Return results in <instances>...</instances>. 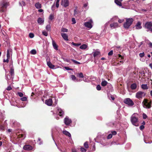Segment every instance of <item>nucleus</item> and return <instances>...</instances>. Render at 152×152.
<instances>
[{"label":"nucleus","instance_id":"obj_1","mask_svg":"<svg viewBox=\"0 0 152 152\" xmlns=\"http://www.w3.org/2000/svg\"><path fill=\"white\" fill-rule=\"evenodd\" d=\"M134 21L132 18H129L126 19V21L124 24V28L128 29L129 26L132 25Z\"/></svg>","mask_w":152,"mask_h":152},{"label":"nucleus","instance_id":"obj_2","mask_svg":"<svg viewBox=\"0 0 152 152\" xmlns=\"http://www.w3.org/2000/svg\"><path fill=\"white\" fill-rule=\"evenodd\" d=\"M131 121L133 125L136 126H139L138 118L135 116L134 114L132 115L131 116Z\"/></svg>","mask_w":152,"mask_h":152},{"label":"nucleus","instance_id":"obj_3","mask_svg":"<svg viewBox=\"0 0 152 152\" xmlns=\"http://www.w3.org/2000/svg\"><path fill=\"white\" fill-rule=\"evenodd\" d=\"M124 102L129 105V106H132L134 104V103L133 101L129 98L125 99L124 100Z\"/></svg>","mask_w":152,"mask_h":152},{"label":"nucleus","instance_id":"obj_4","mask_svg":"<svg viewBox=\"0 0 152 152\" xmlns=\"http://www.w3.org/2000/svg\"><path fill=\"white\" fill-rule=\"evenodd\" d=\"M145 28L148 29V31H150L152 32V22H147L145 24Z\"/></svg>","mask_w":152,"mask_h":152},{"label":"nucleus","instance_id":"obj_5","mask_svg":"<svg viewBox=\"0 0 152 152\" xmlns=\"http://www.w3.org/2000/svg\"><path fill=\"white\" fill-rule=\"evenodd\" d=\"M145 94L144 92L142 91H139L137 92L136 94V97L139 99L142 98L143 96H144Z\"/></svg>","mask_w":152,"mask_h":152},{"label":"nucleus","instance_id":"obj_6","mask_svg":"<svg viewBox=\"0 0 152 152\" xmlns=\"http://www.w3.org/2000/svg\"><path fill=\"white\" fill-rule=\"evenodd\" d=\"M92 23H93V21L91 19L88 22H85L84 25L85 27L89 28H91L92 27Z\"/></svg>","mask_w":152,"mask_h":152},{"label":"nucleus","instance_id":"obj_7","mask_svg":"<svg viewBox=\"0 0 152 152\" xmlns=\"http://www.w3.org/2000/svg\"><path fill=\"white\" fill-rule=\"evenodd\" d=\"M144 101V105L146 106V108H150L151 107V101H150L149 102H148V100L146 99H145Z\"/></svg>","mask_w":152,"mask_h":152},{"label":"nucleus","instance_id":"obj_8","mask_svg":"<svg viewBox=\"0 0 152 152\" xmlns=\"http://www.w3.org/2000/svg\"><path fill=\"white\" fill-rule=\"evenodd\" d=\"M69 2L68 0H62L61 5L64 7H66L69 6Z\"/></svg>","mask_w":152,"mask_h":152},{"label":"nucleus","instance_id":"obj_9","mask_svg":"<svg viewBox=\"0 0 152 152\" xmlns=\"http://www.w3.org/2000/svg\"><path fill=\"white\" fill-rule=\"evenodd\" d=\"M72 121L68 117H66L64 119V123L65 124L67 125H69L72 123Z\"/></svg>","mask_w":152,"mask_h":152},{"label":"nucleus","instance_id":"obj_10","mask_svg":"<svg viewBox=\"0 0 152 152\" xmlns=\"http://www.w3.org/2000/svg\"><path fill=\"white\" fill-rule=\"evenodd\" d=\"M110 26L112 29L118 28V23H111Z\"/></svg>","mask_w":152,"mask_h":152},{"label":"nucleus","instance_id":"obj_11","mask_svg":"<svg viewBox=\"0 0 152 152\" xmlns=\"http://www.w3.org/2000/svg\"><path fill=\"white\" fill-rule=\"evenodd\" d=\"M45 104L48 106H51L53 104V101L50 98L45 101Z\"/></svg>","mask_w":152,"mask_h":152},{"label":"nucleus","instance_id":"obj_12","mask_svg":"<svg viewBox=\"0 0 152 152\" xmlns=\"http://www.w3.org/2000/svg\"><path fill=\"white\" fill-rule=\"evenodd\" d=\"M7 4V3H5L3 4L1 9V12H4L6 10Z\"/></svg>","mask_w":152,"mask_h":152},{"label":"nucleus","instance_id":"obj_13","mask_svg":"<svg viewBox=\"0 0 152 152\" xmlns=\"http://www.w3.org/2000/svg\"><path fill=\"white\" fill-rule=\"evenodd\" d=\"M33 148L30 145H26L23 147V149L26 150H31Z\"/></svg>","mask_w":152,"mask_h":152},{"label":"nucleus","instance_id":"obj_14","mask_svg":"<svg viewBox=\"0 0 152 152\" xmlns=\"http://www.w3.org/2000/svg\"><path fill=\"white\" fill-rule=\"evenodd\" d=\"M61 35L63 38L65 40L68 41V37L67 35L65 33H61Z\"/></svg>","mask_w":152,"mask_h":152},{"label":"nucleus","instance_id":"obj_15","mask_svg":"<svg viewBox=\"0 0 152 152\" xmlns=\"http://www.w3.org/2000/svg\"><path fill=\"white\" fill-rule=\"evenodd\" d=\"M47 64L48 67L51 69H54L55 68V66L50 61L47 62Z\"/></svg>","mask_w":152,"mask_h":152},{"label":"nucleus","instance_id":"obj_16","mask_svg":"<svg viewBox=\"0 0 152 152\" xmlns=\"http://www.w3.org/2000/svg\"><path fill=\"white\" fill-rule=\"evenodd\" d=\"M141 23L140 22H138L136 24L135 26L137 29H141L142 26H141Z\"/></svg>","mask_w":152,"mask_h":152},{"label":"nucleus","instance_id":"obj_17","mask_svg":"<svg viewBox=\"0 0 152 152\" xmlns=\"http://www.w3.org/2000/svg\"><path fill=\"white\" fill-rule=\"evenodd\" d=\"M52 44L54 48L56 50H58V46L56 45V43L53 40L52 41Z\"/></svg>","mask_w":152,"mask_h":152},{"label":"nucleus","instance_id":"obj_18","mask_svg":"<svg viewBox=\"0 0 152 152\" xmlns=\"http://www.w3.org/2000/svg\"><path fill=\"white\" fill-rule=\"evenodd\" d=\"M35 6L38 9L41 8L42 7L41 4L39 2L36 3L35 4Z\"/></svg>","mask_w":152,"mask_h":152},{"label":"nucleus","instance_id":"obj_19","mask_svg":"<svg viewBox=\"0 0 152 152\" xmlns=\"http://www.w3.org/2000/svg\"><path fill=\"white\" fill-rule=\"evenodd\" d=\"M37 22L39 24H41L43 23L44 22V20L41 18H39L38 19Z\"/></svg>","mask_w":152,"mask_h":152},{"label":"nucleus","instance_id":"obj_20","mask_svg":"<svg viewBox=\"0 0 152 152\" xmlns=\"http://www.w3.org/2000/svg\"><path fill=\"white\" fill-rule=\"evenodd\" d=\"M63 133L64 134L69 137H70L71 136L70 134L66 130L63 131Z\"/></svg>","mask_w":152,"mask_h":152},{"label":"nucleus","instance_id":"obj_21","mask_svg":"<svg viewBox=\"0 0 152 152\" xmlns=\"http://www.w3.org/2000/svg\"><path fill=\"white\" fill-rule=\"evenodd\" d=\"M58 111L60 116H62L64 113V112L61 109H58Z\"/></svg>","mask_w":152,"mask_h":152},{"label":"nucleus","instance_id":"obj_22","mask_svg":"<svg viewBox=\"0 0 152 152\" xmlns=\"http://www.w3.org/2000/svg\"><path fill=\"white\" fill-rule=\"evenodd\" d=\"M121 1H120L118 0H115V2L117 4V5L121 6H122V4L121 2Z\"/></svg>","mask_w":152,"mask_h":152},{"label":"nucleus","instance_id":"obj_23","mask_svg":"<svg viewBox=\"0 0 152 152\" xmlns=\"http://www.w3.org/2000/svg\"><path fill=\"white\" fill-rule=\"evenodd\" d=\"M100 52L99 51H96L94 53L93 56L94 58L97 57L98 56L100 55Z\"/></svg>","mask_w":152,"mask_h":152},{"label":"nucleus","instance_id":"obj_24","mask_svg":"<svg viewBox=\"0 0 152 152\" xmlns=\"http://www.w3.org/2000/svg\"><path fill=\"white\" fill-rule=\"evenodd\" d=\"M131 88L133 90L137 88V85L136 83L132 84L131 86Z\"/></svg>","mask_w":152,"mask_h":152},{"label":"nucleus","instance_id":"obj_25","mask_svg":"<svg viewBox=\"0 0 152 152\" xmlns=\"http://www.w3.org/2000/svg\"><path fill=\"white\" fill-rule=\"evenodd\" d=\"M107 84V82L105 80H104L103 81H102V82L101 85L102 86L104 87L106 86Z\"/></svg>","mask_w":152,"mask_h":152},{"label":"nucleus","instance_id":"obj_26","mask_svg":"<svg viewBox=\"0 0 152 152\" xmlns=\"http://www.w3.org/2000/svg\"><path fill=\"white\" fill-rule=\"evenodd\" d=\"M141 88L143 89H147L148 88L147 84H142L141 85Z\"/></svg>","mask_w":152,"mask_h":152},{"label":"nucleus","instance_id":"obj_27","mask_svg":"<svg viewBox=\"0 0 152 152\" xmlns=\"http://www.w3.org/2000/svg\"><path fill=\"white\" fill-rule=\"evenodd\" d=\"M54 15L53 14H51L49 16V19L50 20H52L54 19Z\"/></svg>","mask_w":152,"mask_h":152},{"label":"nucleus","instance_id":"obj_28","mask_svg":"<svg viewBox=\"0 0 152 152\" xmlns=\"http://www.w3.org/2000/svg\"><path fill=\"white\" fill-rule=\"evenodd\" d=\"M87 45L86 44H83L80 47V48L82 49H85L87 48Z\"/></svg>","mask_w":152,"mask_h":152},{"label":"nucleus","instance_id":"obj_29","mask_svg":"<svg viewBox=\"0 0 152 152\" xmlns=\"http://www.w3.org/2000/svg\"><path fill=\"white\" fill-rule=\"evenodd\" d=\"M10 75L11 76L14 75V69L12 68H11L10 70Z\"/></svg>","mask_w":152,"mask_h":152},{"label":"nucleus","instance_id":"obj_30","mask_svg":"<svg viewBox=\"0 0 152 152\" xmlns=\"http://www.w3.org/2000/svg\"><path fill=\"white\" fill-rule=\"evenodd\" d=\"M51 26L50 25H48L46 27V29L48 31H50V30Z\"/></svg>","mask_w":152,"mask_h":152},{"label":"nucleus","instance_id":"obj_31","mask_svg":"<svg viewBox=\"0 0 152 152\" xmlns=\"http://www.w3.org/2000/svg\"><path fill=\"white\" fill-rule=\"evenodd\" d=\"M77 76L80 78H83L84 77L83 74L82 72H80L77 74Z\"/></svg>","mask_w":152,"mask_h":152},{"label":"nucleus","instance_id":"obj_32","mask_svg":"<svg viewBox=\"0 0 152 152\" xmlns=\"http://www.w3.org/2000/svg\"><path fill=\"white\" fill-rule=\"evenodd\" d=\"M30 53L31 54L35 55L36 53V51L34 49H33L31 51Z\"/></svg>","mask_w":152,"mask_h":152},{"label":"nucleus","instance_id":"obj_33","mask_svg":"<svg viewBox=\"0 0 152 152\" xmlns=\"http://www.w3.org/2000/svg\"><path fill=\"white\" fill-rule=\"evenodd\" d=\"M84 146L86 148H88V142H85L84 144Z\"/></svg>","mask_w":152,"mask_h":152},{"label":"nucleus","instance_id":"obj_34","mask_svg":"<svg viewBox=\"0 0 152 152\" xmlns=\"http://www.w3.org/2000/svg\"><path fill=\"white\" fill-rule=\"evenodd\" d=\"M61 31L62 32H67L68 29L64 28H62L61 29Z\"/></svg>","mask_w":152,"mask_h":152},{"label":"nucleus","instance_id":"obj_35","mask_svg":"<svg viewBox=\"0 0 152 152\" xmlns=\"http://www.w3.org/2000/svg\"><path fill=\"white\" fill-rule=\"evenodd\" d=\"M72 44L76 47H78L80 45V44L76 43L74 42H72Z\"/></svg>","mask_w":152,"mask_h":152},{"label":"nucleus","instance_id":"obj_36","mask_svg":"<svg viewBox=\"0 0 152 152\" xmlns=\"http://www.w3.org/2000/svg\"><path fill=\"white\" fill-rule=\"evenodd\" d=\"M71 61H73L74 63L77 64H80V63L76 60H75L74 59H72Z\"/></svg>","mask_w":152,"mask_h":152},{"label":"nucleus","instance_id":"obj_37","mask_svg":"<svg viewBox=\"0 0 152 152\" xmlns=\"http://www.w3.org/2000/svg\"><path fill=\"white\" fill-rule=\"evenodd\" d=\"M5 127L4 126L1 125V124L0 125V129L2 131H4L5 130Z\"/></svg>","mask_w":152,"mask_h":152},{"label":"nucleus","instance_id":"obj_38","mask_svg":"<svg viewBox=\"0 0 152 152\" xmlns=\"http://www.w3.org/2000/svg\"><path fill=\"white\" fill-rule=\"evenodd\" d=\"M7 58L9 59H10V55L9 50H7Z\"/></svg>","mask_w":152,"mask_h":152},{"label":"nucleus","instance_id":"obj_39","mask_svg":"<svg viewBox=\"0 0 152 152\" xmlns=\"http://www.w3.org/2000/svg\"><path fill=\"white\" fill-rule=\"evenodd\" d=\"M96 89L98 91H100L101 90V88L100 86L99 85H97L96 87Z\"/></svg>","mask_w":152,"mask_h":152},{"label":"nucleus","instance_id":"obj_40","mask_svg":"<svg viewBox=\"0 0 152 152\" xmlns=\"http://www.w3.org/2000/svg\"><path fill=\"white\" fill-rule=\"evenodd\" d=\"M80 150L82 152H86L87 151L86 149L83 147L81 148Z\"/></svg>","mask_w":152,"mask_h":152},{"label":"nucleus","instance_id":"obj_41","mask_svg":"<svg viewBox=\"0 0 152 152\" xmlns=\"http://www.w3.org/2000/svg\"><path fill=\"white\" fill-rule=\"evenodd\" d=\"M18 95L20 97H22L23 96V93L20 92H18Z\"/></svg>","mask_w":152,"mask_h":152},{"label":"nucleus","instance_id":"obj_42","mask_svg":"<svg viewBox=\"0 0 152 152\" xmlns=\"http://www.w3.org/2000/svg\"><path fill=\"white\" fill-rule=\"evenodd\" d=\"M42 34L45 36H47L48 35V33L45 31H43L42 32Z\"/></svg>","mask_w":152,"mask_h":152},{"label":"nucleus","instance_id":"obj_43","mask_svg":"<svg viewBox=\"0 0 152 152\" xmlns=\"http://www.w3.org/2000/svg\"><path fill=\"white\" fill-rule=\"evenodd\" d=\"M59 1H60V0H57L56 1V7L57 8H58L59 7Z\"/></svg>","mask_w":152,"mask_h":152},{"label":"nucleus","instance_id":"obj_44","mask_svg":"<svg viewBox=\"0 0 152 152\" xmlns=\"http://www.w3.org/2000/svg\"><path fill=\"white\" fill-rule=\"evenodd\" d=\"M29 37L31 38H32L34 37V34L32 33H30L29 34Z\"/></svg>","mask_w":152,"mask_h":152},{"label":"nucleus","instance_id":"obj_45","mask_svg":"<svg viewBox=\"0 0 152 152\" xmlns=\"http://www.w3.org/2000/svg\"><path fill=\"white\" fill-rule=\"evenodd\" d=\"M142 116L143 118L144 119H145L148 117V116L147 115L144 113H143Z\"/></svg>","mask_w":152,"mask_h":152},{"label":"nucleus","instance_id":"obj_46","mask_svg":"<svg viewBox=\"0 0 152 152\" xmlns=\"http://www.w3.org/2000/svg\"><path fill=\"white\" fill-rule=\"evenodd\" d=\"M22 101H26L27 100V98L26 97H23L20 99Z\"/></svg>","mask_w":152,"mask_h":152},{"label":"nucleus","instance_id":"obj_47","mask_svg":"<svg viewBox=\"0 0 152 152\" xmlns=\"http://www.w3.org/2000/svg\"><path fill=\"white\" fill-rule=\"evenodd\" d=\"M144 55L145 54L143 52L142 53H141L139 54V56L141 58L143 57L144 56Z\"/></svg>","mask_w":152,"mask_h":152},{"label":"nucleus","instance_id":"obj_48","mask_svg":"<svg viewBox=\"0 0 152 152\" xmlns=\"http://www.w3.org/2000/svg\"><path fill=\"white\" fill-rule=\"evenodd\" d=\"M72 24H74L76 23V21L75 18H72Z\"/></svg>","mask_w":152,"mask_h":152},{"label":"nucleus","instance_id":"obj_49","mask_svg":"<svg viewBox=\"0 0 152 152\" xmlns=\"http://www.w3.org/2000/svg\"><path fill=\"white\" fill-rule=\"evenodd\" d=\"M112 134H109L107 136V138L108 139H111L112 137Z\"/></svg>","mask_w":152,"mask_h":152},{"label":"nucleus","instance_id":"obj_50","mask_svg":"<svg viewBox=\"0 0 152 152\" xmlns=\"http://www.w3.org/2000/svg\"><path fill=\"white\" fill-rule=\"evenodd\" d=\"M140 74H141L142 75H143V77H145V73L144 71H142L141 72H139Z\"/></svg>","mask_w":152,"mask_h":152},{"label":"nucleus","instance_id":"obj_51","mask_svg":"<svg viewBox=\"0 0 152 152\" xmlns=\"http://www.w3.org/2000/svg\"><path fill=\"white\" fill-rule=\"evenodd\" d=\"M113 50L110 51V52H109L108 53V55L109 56H111L113 54Z\"/></svg>","mask_w":152,"mask_h":152},{"label":"nucleus","instance_id":"obj_52","mask_svg":"<svg viewBox=\"0 0 152 152\" xmlns=\"http://www.w3.org/2000/svg\"><path fill=\"white\" fill-rule=\"evenodd\" d=\"M71 78H72V79L73 80H75L76 79V77L74 75H71Z\"/></svg>","mask_w":152,"mask_h":152},{"label":"nucleus","instance_id":"obj_53","mask_svg":"<svg viewBox=\"0 0 152 152\" xmlns=\"http://www.w3.org/2000/svg\"><path fill=\"white\" fill-rule=\"evenodd\" d=\"M144 128L145 127L144 126H143V125H142L140 127V129L141 130H142L144 129Z\"/></svg>","mask_w":152,"mask_h":152},{"label":"nucleus","instance_id":"obj_54","mask_svg":"<svg viewBox=\"0 0 152 152\" xmlns=\"http://www.w3.org/2000/svg\"><path fill=\"white\" fill-rule=\"evenodd\" d=\"M124 21V19H119L118 20V22L120 23H121L123 22Z\"/></svg>","mask_w":152,"mask_h":152},{"label":"nucleus","instance_id":"obj_55","mask_svg":"<svg viewBox=\"0 0 152 152\" xmlns=\"http://www.w3.org/2000/svg\"><path fill=\"white\" fill-rule=\"evenodd\" d=\"M112 134L113 135H115L116 134L117 132L115 131H113L112 132Z\"/></svg>","mask_w":152,"mask_h":152},{"label":"nucleus","instance_id":"obj_56","mask_svg":"<svg viewBox=\"0 0 152 152\" xmlns=\"http://www.w3.org/2000/svg\"><path fill=\"white\" fill-rule=\"evenodd\" d=\"M12 89V88L10 86H8L7 88V90L8 91Z\"/></svg>","mask_w":152,"mask_h":152},{"label":"nucleus","instance_id":"obj_57","mask_svg":"<svg viewBox=\"0 0 152 152\" xmlns=\"http://www.w3.org/2000/svg\"><path fill=\"white\" fill-rule=\"evenodd\" d=\"M76 9H75L74 10V15H75L77 14L78 13V12L77 11H76Z\"/></svg>","mask_w":152,"mask_h":152},{"label":"nucleus","instance_id":"obj_58","mask_svg":"<svg viewBox=\"0 0 152 152\" xmlns=\"http://www.w3.org/2000/svg\"><path fill=\"white\" fill-rule=\"evenodd\" d=\"M3 61L4 62L8 63L9 61V59L7 58L6 60L5 59H4Z\"/></svg>","mask_w":152,"mask_h":152},{"label":"nucleus","instance_id":"obj_59","mask_svg":"<svg viewBox=\"0 0 152 152\" xmlns=\"http://www.w3.org/2000/svg\"><path fill=\"white\" fill-rule=\"evenodd\" d=\"M24 136V134H20L18 135V137L19 138L23 137Z\"/></svg>","mask_w":152,"mask_h":152},{"label":"nucleus","instance_id":"obj_60","mask_svg":"<svg viewBox=\"0 0 152 152\" xmlns=\"http://www.w3.org/2000/svg\"><path fill=\"white\" fill-rule=\"evenodd\" d=\"M118 56L119 58H121V59H124V57L120 54H118Z\"/></svg>","mask_w":152,"mask_h":152},{"label":"nucleus","instance_id":"obj_61","mask_svg":"<svg viewBox=\"0 0 152 152\" xmlns=\"http://www.w3.org/2000/svg\"><path fill=\"white\" fill-rule=\"evenodd\" d=\"M150 48H152V43L151 42H150V43L148 44Z\"/></svg>","mask_w":152,"mask_h":152},{"label":"nucleus","instance_id":"obj_62","mask_svg":"<svg viewBox=\"0 0 152 152\" xmlns=\"http://www.w3.org/2000/svg\"><path fill=\"white\" fill-rule=\"evenodd\" d=\"M39 12H42L43 11V10L42 9H40L38 10Z\"/></svg>","mask_w":152,"mask_h":152},{"label":"nucleus","instance_id":"obj_63","mask_svg":"<svg viewBox=\"0 0 152 152\" xmlns=\"http://www.w3.org/2000/svg\"><path fill=\"white\" fill-rule=\"evenodd\" d=\"M111 98L112 99V100H114L115 99V98L112 95H111L110 96Z\"/></svg>","mask_w":152,"mask_h":152},{"label":"nucleus","instance_id":"obj_64","mask_svg":"<svg viewBox=\"0 0 152 152\" xmlns=\"http://www.w3.org/2000/svg\"><path fill=\"white\" fill-rule=\"evenodd\" d=\"M65 68L66 70H70L71 69L69 68V67H65Z\"/></svg>","mask_w":152,"mask_h":152}]
</instances>
